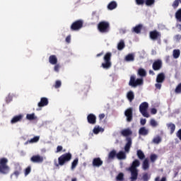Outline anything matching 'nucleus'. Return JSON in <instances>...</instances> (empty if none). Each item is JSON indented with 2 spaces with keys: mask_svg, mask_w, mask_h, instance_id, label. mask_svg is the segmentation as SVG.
Returning <instances> with one entry per match:
<instances>
[{
  "mask_svg": "<svg viewBox=\"0 0 181 181\" xmlns=\"http://www.w3.org/2000/svg\"><path fill=\"white\" fill-rule=\"evenodd\" d=\"M72 155L70 153H66L58 158V163H55V166H63L67 163V162H70L71 160Z\"/></svg>",
  "mask_w": 181,
  "mask_h": 181,
  "instance_id": "nucleus-1",
  "label": "nucleus"
},
{
  "mask_svg": "<svg viewBox=\"0 0 181 181\" xmlns=\"http://www.w3.org/2000/svg\"><path fill=\"white\" fill-rule=\"evenodd\" d=\"M141 163H139V160H135L133 163L132 166L129 168V170H130L132 173L131 180H136L138 179V168Z\"/></svg>",
  "mask_w": 181,
  "mask_h": 181,
  "instance_id": "nucleus-2",
  "label": "nucleus"
},
{
  "mask_svg": "<svg viewBox=\"0 0 181 181\" xmlns=\"http://www.w3.org/2000/svg\"><path fill=\"white\" fill-rule=\"evenodd\" d=\"M7 163V158H0V173L6 174L9 172V167L8 166Z\"/></svg>",
  "mask_w": 181,
  "mask_h": 181,
  "instance_id": "nucleus-3",
  "label": "nucleus"
},
{
  "mask_svg": "<svg viewBox=\"0 0 181 181\" xmlns=\"http://www.w3.org/2000/svg\"><path fill=\"white\" fill-rule=\"evenodd\" d=\"M148 107L149 105L146 102L142 103L139 106V111L143 117L146 118H149V113H148Z\"/></svg>",
  "mask_w": 181,
  "mask_h": 181,
  "instance_id": "nucleus-4",
  "label": "nucleus"
},
{
  "mask_svg": "<svg viewBox=\"0 0 181 181\" xmlns=\"http://www.w3.org/2000/svg\"><path fill=\"white\" fill-rule=\"evenodd\" d=\"M103 69H110L111 67V53L107 52L104 57V62L102 64Z\"/></svg>",
  "mask_w": 181,
  "mask_h": 181,
  "instance_id": "nucleus-5",
  "label": "nucleus"
},
{
  "mask_svg": "<svg viewBox=\"0 0 181 181\" xmlns=\"http://www.w3.org/2000/svg\"><path fill=\"white\" fill-rule=\"evenodd\" d=\"M98 28L102 33H105L108 32L110 29V23H108V22L102 21L98 24Z\"/></svg>",
  "mask_w": 181,
  "mask_h": 181,
  "instance_id": "nucleus-6",
  "label": "nucleus"
},
{
  "mask_svg": "<svg viewBox=\"0 0 181 181\" xmlns=\"http://www.w3.org/2000/svg\"><path fill=\"white\" fill-rule=\"evenodd\" d=\"M129 84L132 87H136V86H142V84H144V80L142 78H138L135 80V76H131Z\"/></svg>",
  "mask_w": 181,
  "mask_h": 181,
  "instance_id": "nucleus-7",
  "label": "nucleus"
},
{
  "mask_svg": "<svg viewBox=\"0 0 181 181\" xmlns=\"http://www.w3.org/2000/svg\"><path fill=\"white\" fill-rule=\"evenodd\" d=\"M81 28H83V21H76L71 25V30H79Z\"/></svg>",
  "mask_w": 181,
  "mask_h": 181,
  "instance_id": "nucleus-8",
  "label": "nucleus"
},
{
  "mask_svg": "<svg viewBox=\"0 0 181 181\" xmlns=\"http://www.w3.org/2000/svg\"><path fill=\"white\" fill-rule=\"evenodd\" d=\"M31 161L35 163H42L43 162V157L39 155L34 156L31 158Z\"/></svg>",
  "mask_w": 181,
  "mask_h": 181,
  "instance_id": "nucleus-9",
  "label": "nucleus"
},
{
  "mask_svg": "<svg viewBox=\"0 0 181 181\" xmlns=\"http://www.w3.org/2000/svg\"><path fill=\"white\" fill-rule=\"evenodd\" d=\"M125 116L127 117L128 122L132 121V108H129L125 111Z\"/></svg>",
  "mask_w": 181,
  "mask_h": 181,
  "instance_id": "nucleus-10",
  "label": "nucleus"
},
{
  "mask_svg": "<svg viewBox=\"0 0 181 181\" xmlns=\"http://www.w3.org/2000/svg\"><path fill=\"white\" fill-rule=\"evenodd\" d=\"M22 118H23V115H18L14 116L11 119V123L16 124V122H19V121H22Z\"/></svg>",
  "mask_w": 181,
  "mask_h": 181,
  "instance_id": "nucleus-11",
  "label": "nucleus"
},
{
  "mask_svg": "<svg viewBox=\"0 0 181 181\" xmlns=\"http://www.w3.org/2000/svg\"><path fill=\"white\" fill-rule=\"evenodd\" d=\"M103 165V160H101V158H94L93 160V165L95 166L96 168H100Z\"/></svg>",
  "mask_w": 181,
  "mask_h": 181,
  "instance_id": "nucleus-12",
  "label": "nucleus"
},
{
  "mask_svg": "<svg viewBox=\"0 0 181 181\" xmlns=\"http://www.w3.org/2000/svg\"><path fill=\"white\" fill-rule=\"evenodd\" d=\"M47 104H49L47 98H42L40 102L38 103V107H45Z\"/></svg>",
  "mask_w": 181,
  "mask_h": 181,
  "instance_id": "nucleus-13",
  "label": "nucleus"
},
{
  "mask_svg": "<svg viewBox=\"0 0 181 181\" xmlns=\"http://www.w3.org/2000/svg\"><path fill=\"white\" fill-rule=\"evenodd\" d=\"M162 67V62L160 60L156 61L153 64V70H159Z\"/></svg>",
  "mask_w": 181,
  "mask_h": 181,
  "instance_id": "nucleus-14",
  "label": "nucleus"
},
{
  "mask_svg": "<svg viewBox=\"0 0 181 181\" xmlns=\"http://www.w3.org/2000/svg\"><path fill=\"white\" fill-rule=\"evenodd\" d=\"M49 62L50 64L55 65L57 64V57L56 55H51L49 57Z\"/></svg>",
  "mask_w": 181,
  "mask_h": 181,
  "instance_id": "nucleus-15",
  "label": "nucleus"
},
{
  "mask_svg": "<svg viewBox=\"0 0 181 181\" xmlns=\"http://www.w3.org/2000/svg\"><path fill=\"white\" fill-rule=\"evenodd\" d=\"M87 118L88 122H89V124H95V119H97L95 115H94L93 114H90Z\"/></svg>",
  "mask_w": 181,
  "mask_h": 181,
  "instance_id": "nucleus-16",
  "label": "nucleus"
},
{
  "mask_svg": "<svg viewBox=\"0 0 181 181\" xmlns=\"http://www.w3.org/2000/svg\"><path fill=\"white\" fill-rule=\"evenodd\" d=\"M150 37L155 40V39H158V37H160V34L156 31H152L150 33Z\"/></svg>",
  "mask_w": 181,
  "mask_h": 181,
  "instance_id": "nucleus-17",
  "label": "nucleus"
},
{
  "mask_svg": "<svg viewBox=\"0 0 181 181\" xmlns=\"http://www.w3.org/2000/svg\"><path fill=\"white\" fill-rule=\"evenodd\" d=\"M93 134L95 135L100 134V132H104V128L100 127V126H95L93 130Z\"/></svg>",
  "mask_w": 181,
  "mask_h": 181,
  "instance_id": "nucleus-18",
  "label": "nucleus"
},
{
  "mask_svg": "<svg viewBox=\"0 0 181 181\" xmlns=\"http://www.w3.org/2000/svg\"><path fill=\"white\" fill-rule=\"evenodd\" d=\"M165 80V74L160 73L157 76L156 82L157 83H163Z\"/></svg>",
  "mask_w": 181,
  "mask_h": 181,
  "instance_id": "nucleus-19",
  "label": "nucleus"
},
{
  "mask_svg": "<svg viewBox=\"0 0 181 181\" xmlns=\"http://www.w3.org/2000/svg\"><path fill=\"white\" fill-rule=\"evenodd\" d=\"M26 119H28V121H34L35 119H37V117L35 113L27 114Z\"/></svg>",
  "mask_w": 181,
  "mask_h": 181,
  "instance_id": "nucleus-20",
  "label": "nucleus"
},
{
  "mask_svg": "<svg viewBox=\"0 0 181 181\" xmlns=\"http://www.w3.org/2000/svg\"><path fill=\"white\" fill-rule=\"evenodd\" d=\"M148 133H149V130H148L146 127H141L139 130V134L140 135H148Z\"/></svg>",
  "mask_w": 181,
  "mask_h": 181,
  "instance_id": "nucleus-21",
  "label": "nucleus"
},
{
  "mask_svg": "<svg viewBox=\"0 0 181 181\" xmlns=\"http://www.w3.org/2000/svg\"><path fill=\"white\" fill-rule=\"evenodd\" d=\"M127 143L124 147V150L126 152H129V148H131V145L132 144V141L131 140V139L127 138Z\"/></svg>",
  "mask_w": 181,
  "mask_h": 181,
  "instance_id": "nucleus-22",
  "label": "nucleus"
},
{
  "mask_svg": "<svg viewBox=\"0 0 181 181\" xmlns=\"http://www.w3.org/2000/svg\"><path fill=\"white\" fill-rule=\"evenodd\" d=\"M134 59H135V54H129L125 57L126 62H134Z\"/></svg>",
  "mask_w": 181,
  "mask_h": 181,
  "instance_id": "nucleus-23",
  "label": "nucleus"
},
{
  "mask_svg": "<svg viewBox=\"0 0 181 181\" xmlns=\"http://www.w3.org/2000/svg\"><path fill=\"white\" fill-rule=\"evenodd\" d=\"M122 135L123 136H128L129 135H131L132 134V132L129 129H124L121 132Z\"/></svg>",
  "mask_w": 181,
  "mask_h": 181,
  "instance_id": "nucleus-24",
  "label": "nucleus"
},
{
  "mask_svg": "<svg viewBox=\"0 0 181 181\" xmlns=\"http://www.w3.org/2000/svg\"><path fill=\"white\" fill-rule=\"evenodd\" d=\"M77 165H78V158H75L71 163V170H74Z\"/></svg>",
  "mask_w": 181,
  "mask_h": 181,
  "instance_id": "nucleus-25",
  "label": "nucleus"
},
{
  "mask_svg": "<svg viewBox=\"0 0 181 181\" xmlns=\"http://www.w3.org/2000/svg\"><path fill=\"white\" fill-rule=\"evenodd\" d=\"M107 8L108 9H110V11H112V9H115V8H117V3L115 1L110 2L107 6Z\"/></svg>",
  "mask_w": 181,
  "mask_h": 181,
  "instance_id": "nucleus-26",
  "label": "nucleus"
},
{
  "mask_svg": "<svg viewBox=\"0 0 181 181\" xmlns=\"http://www.w3.org/2000/svg\"><path fill=\"white\" fill-rule=\"evenodd\" d=\"M173 56L174 59H179V56H180V50L174 49L173 52Z\"/></svg>",
  "mask_w": 181,
  "mask_h": 181,
  "instance_id": "nucleus-27",
  "label": "nucleus"
},
{
  "mask_svg": "<svg viewBox=\"0 0 181 181\" xmlns=\"http://www.w3.org/2000/svg\"><path fill=\"white\" fill-rule=\"evenodd\" d=\"M39 139H40V136H35L34 138L30 139L28 142L29 144H36V142L39 141Z\"/></svg>",
  "mask_w": 181,
  "mask_h": 181,
  "instance_id": "nucleus-28",
  "label": "nucleus"
},
{
  "mask_svg": "<svg viewBox=\"0 0 181 181\" xmlns=\"http://www.w3.org/2000/svg\"><path fill=\"white\" fill-rule=\"evenodd\" d=\"M134 92H132V90H130L127 93V98L130 102L132 101V100H134Z\"/></svg>",
  "mask_w": 181,
  "mask_h": 181,
  "instance_id": "nucleus-29",
  "label": "nucleus"
},
{
  "mask_svg": "<svg viewBox=\"0 0 181 181\" xmlns=\"http://www.w3.org/2000/svg\"><path fill=\"white\" fill-rule=\"evenodd\" d=\"M149 168V162L148 161V159H145L143 162V169L144 170H146V169Z\"/></svg>",
  "mask_w": 181,
  "mask_h": 181,
  "instance_id": "nucleus-30",
  "label": "nucleus"
},
{
  "mask_svg": "<svg viewBox=\"0 0 181 181\" xmlns=\"http://www.w3.org/2000/svg\"><path fill=\"white\" fill-rule=\"evenodd\" d=\"M150 125L151 127H153V128H155V127H158L159 125V124L158 123V122H156V120H155V119H151Z\"/></svg>",
  "mask_w": 181,
  "mask_h": 181,
  "instance_id": "nucleus-31",
  "label": "nucleus"
},
{
  "mask_svg": "<svg viewBox=\"0 0 181 181\" xmlns=\"http://www.w3.org/2000/svg\"><path fill=\"white\" fill-rule=\"evenodd\" d=\"M168 128L171 131V134H173L175 132V129H176V126L175 124L170 123L168 124Z\"/></svg>",
  "mask_w": 181,
  "mask_h": 181,
  "instance_id": "nucleus-32",
  "label": "nucleus"
},
{
  "mask_svg": "<svg viewBox=\"0 0 181 181\" xmlns=\"http://www.w3.org/2000/svg\"><path fill=\"white\" fill-rule=\"evenodd\" d=\"M117 159H125L127 156H125V153L124 152L120 151L117 154Z\"/></svg>",
  "mask_w": 181,
  "mask_h": 181,
  "instance_id": "nucleus-33",
  "label": "nucleus"
},
{
  "mask_svg": "<svg viewBox=\"0 0 181 181\" xmlns=\"http://www.w3.org/2000/svg\"><path fill=\"white\" fill-rule=\"evenodd\" d=\"M138 74H139V76H141V77H144V76H146V71H145V69H140L138 71Z\"/></svg>",
  "mask_w": 181,
  "mask_h": 181,
  "instance_id": "nucleus-34",
  "label": "nucleus"
},
{
  "mask_svg": "<svg viewBox=\"0 0 181 181\" xmlns=\"http://www.w3.org/2000/svg\"><path fill=\"white\" fill-rule=\"evenodd\" d=\"M124 47H125V44L124 43L123 40H121L117 45V49L118 50H122Z\"/></svg>",
  "mask_w": 181,
  "mask_h": 181,
  "instance_id": "nucleus-35",
  "label": "nucleus"
},
{
  "mask_svg": "<svg viewBox=\"0 0 181 181\" xmlns=\"http://www.w3.org/2000/svg\"><path fill=\"white\" fill-rule=\"evenodd\" d=\"M137 156L139 158L142 160L145 158V154H144V152H142V151L138 150L137 151Z\"/></svg>",
  "mask_w": 181,
  "mask_h": 181,
  "instance_id": "nucleus-36",
  "label": "nucleus"
},
{
  "mask_svg": "<svg viewBox=\"0 0 181 181\" xmlns=\"http://www.w3.org/2000/svg\"><path fill=\"white\" fill-rule=\"evenodd\" d=\"M175 17L176 19H177V21H179L180 22H181V8L179 9L176 13H175Z\"/></svg>",
  "mask_w": 181,
  "mask_h": 181,
  "instance_id": "nucleus-37",
  "label": "nucleus"
},
{
  "mask_svg": "<svg viewBox=\"0 0 181 181\" xmlns=\"http://www.w3.org/2000/svg\"><path fill=\"white\" fill-rule=\"evenodd\" d=\"M141 29H142V25H139L134 27L133 28V30H134V32H135V33H139V32H141Z\"/></svg>",
  "mask_w": 181,
  "mask_h": 181,
  "instance_id": "nucleus-38",
  "label": "nucleus"
},
{
  "mask_svg": "<svg viewBox=\"0 0 181 181\" xmlns=\"http://www.w3.org/2000/svg\"><path fill=\"white\" fill-rule=\"evenodd\" d=\"M115 155H117V152L115 151H112L109 153V159H113L115 157Z\"/></svg>",
  "mask_w": 181,
  "mask_h": 181,
  "instance_id": "nucleus-39",
  "label": "nucleus"
},
{
  "mask_svg": "<svg viewBox=\"0 0 181 181\" xmlns=\"http://www.w3.org/2000/svg\"><path fill=\"white\" fill-rule=\"evenodd\" d=\"M155 4V0H146V5L147 6H151V5H153Z\"/></svg>",
  "mask_w": 181,
  "mask_h": 181,
  "instance_id": "nucleus-40",
  "label": "nucleus"
},
{
  "mask_svg": "<svg viewBox=\"0 0 181 181\" xmlns=\"http://www.w3.org/2000/svg\"><path fill=\"white\" fill-rule=\"evenodd\" d=\"M161 141H162V139H160V137H159V136L154 138L153 140L154 144H160V142H161Z\"/></svg>",
  "mask_w": 181,
  "mask_h": 181,
  "instance_id": "nucleus-41",
  "label": "nucleus"
},
{
  "mask_svg": "<svg viewBox=\"0 0 181 181\" xmlns=\"http://www.w3.org/2000/svg\"><path fill=\"white\" fill-rule=\"evenodd\" d=\"M148 179H151V175L146 173L143 175V180L148 181Z\"/></svg>",
  "mask_w": 181,
  "mask_h": 181,
  "instance_id": "nucleus-42",
  "label": "nucleus"
},
{
  "mask_svg": "<svg viewBox=\"0 0 181 181\" xmlns=\"http://www.w3.org/2000/svg\"><path fill=\"white\" fill-rule=\"evenodd\" d=\"M150 159L151 162H155V160L158 159V156H156V154H151L150 156Z\"/></svg>",
  "mask_w": 181,
  "mask_h": 181,
  "instance_id": "nucleus-43",
  "label": "nucleus"
},
{
  "mask_svg": "<svg viewBox=\"0 0 181 181\" xmlns=\"http://www.w3.org/2000/svg\"><path fill=\"white\" fill-rule=\"evenodd\" d=\"M54 71H56V73H59V71H60V64H56L54 65Z\"/></svg>",
  "mask_w": 181,
  "mask_h": 181,
  "instance_id": "nucleus-44",
  "label": "nucleus"
},
{
  "mask_svg": "<svg viewBox=\"0 0 181 181\" xmlns=\"http://www.w3.org/2000/svg\"><path fill=\"white\" fill-rule=\"evenodd\" d=\"M180 2L181 3V0H175L173 4V8H177Z\"/></svg>",
  "mask_w": 181,
  "mask_h": 181,
  "instance_id": "nucleus-45",
  "label": "nucleus"
},
{
  "mask_svg": "<svg viewBox=\"0 0 181 181\" xmlns=\"http://www.w3.org/2000/svg\"><path fill=\"white\" fill-rule=\"evenodd\" d=\"M175 93L180 94L181 93V83H180L175 88Z\"/></svg>",
  "mask_w": 181,
  "mask_h": 181,
  "instance_id": "nucleus-46",
  "label": "nucleus"
},
{
  "mask_svg": "<svg viewBox=\"0 0 181 181\" xmlns=\"http://www.w3.org/2000/svg\"><path fill=\"white\" fill-rule=\"evenodd\" d=\"M13 175H16V177H18L21 175V167H18V170H16Z\"/></svg>",
  "mask_w": 181,
  "mask_h": 181,
  "instance_id": "nucleus-47",
  "label": "nucleus"
},
{
  "mask_svg": "<svg viewBox=\"0 0 181 181\" xmlns=\"http://www.w3.org/2000/svg\"><path fill=\"white\" fill-rule=\"evenodd\" d=\"M122 179H124V174L120 173L117 177V180H122Z\"/></svg>",
  "mask_w": 181,
  "mask_h": 181,
  "instance_id": "nucleus-48",
  "label": "nucleus"
},
{
  "mask_svg": "<svg viewBox=\"0 0 181 181\" xmlns=\"http://www.w3.org/2000/svg\"><path fill=\"white\" fill-rule=\"evenodd\" d=\"M29 173H30V167H28L27 168H25V176H28V175H29Z\"/></svg>",
  "mask_w": 181,
  "mask_h": 181,
  "instance_id": "nucleus-49",
  "label": "nucleus"
},
{
  "mask_svg": "<svg viewBox=\"0 0 181 181\" xmlns=\"http://www.w3.org/2000/svg\"><path fill=\"white\" fill-rule=\"evenodd\" d=\"M136 3L137 5H144L145 0H136Z\"/></svg>",
  "mask_w": 181,
  "mask_h": 181,
  "instance_id": "nucleus-50",
  "label": "nucleus"
},
{
  "mask_svg": "<svg viewBox=\"0 0 181 181\" xmlns=\"http://www.w3.org/2000/svg\"><path fill=\"white\" fill-rule=\"evenodd\" d=\"M62 151H63V146H58L57 147L56 153H59V152H62Z\"/></svg>",
  "mask_w": 181,
  "mask_h": 181,
  "instance_id": "nucleus-51",
  "label": "nucleus"
},
{
  "mask_svg": "<svg viewBox=\"0 0 181 181\" xmlns=\"http://www.w3.org/2000/svg\"><path fill=\"white\" fill-rule=\"evenodd\" d=\"M62 86V81H57L55 83V88H59Z\"/></svg>",
  "mask_w": 181,
  "mask_h": 181,
  "instance_id": "nucleus-52",
  "label": "nucleus"
},
{
  "mask_svg": "<svg viewBox=\"0 0 181 181\" xmlns=\"http://www.w3.org/2000/svg\"><path fill=\"white\" fill-rule=\"evenodd\" d=\"M156 112H158V110L156 108H152L151 110V113L153 114V115H155V114H156Z\"/></svg>",
  "mask_w": 181,
  "mask_h": 181,
  "instance_id": "nucleus-53",
  "label": "nucleus"
},
{
  "mask_svg": "<svg viewBox=\"0 0 181 181\" xmlns=\"http://www.w3.org/2000/svg\"><path fill=\"white\" fill-rule=\"evenodd\" d=\"M140 123L141 125H145V124H146V119H141Z\"/></svg>",
  "mask_w": 181,
  "mask_h": 181,
  "instance_id": "nucleus-54",
  "label": "nucleus"
},
{
  "mask_svg": "<svg viewBox=\"0 0 181 181\" xmlns=\"http://www.w3.org/2000/svg\"><path fill=\"white\" fill-rule=\"evenodd\" d=\"M70 40H71V37L70 35H69L68 37H66V42L67 43H70Z\"/></svg>",
  "mask_w": 181,
  "mask_h": 181,
  "instance_id": "nucleus-55",
  "label": "nucleus"
},
{
  "mask_svg": "<svg viewBox=\"0 0 181 181\" xmlns=\"http://www.w3.org/2000/svg\"><path fill=\"white\" fill-rule=\"evenodd\" d=\"M156 87L158 89L160 90V87H162V85L160 83H156Z\"/></svg>",
  "mask_w": 181,
  "mask_h": 181,
  "instance_id": "nucleus-56",
  "label": "nucleus"
},
{
  "mask_svg": "<svg viewBox=\"0 0 181 181\" xmlns=\"http://www.w3.org/2000/svg\"><path fill=\"white\" fill-rule=\"evenodd\" d=\"M105 117V115H104V114H100V115H99V118H100V119H103V118Z\"/></svg>",
  "mask_w": 181,
  "mask_h": 181,
  "instance_id": "nucleus-57",
  "label": "nucleus"
},
{
  "mask_svg": "<svg viewBox=\"0 0 181 181\" xmlns=\"http://www.w3.org/2000/svg\"><path fill=\"white\" fill-rule=\"evenodd\" d=\"M71 181H77V178H73Z\"/></svg>",
  "mask_w": 181,
  "mask_h": 181,
  "instance_id": "nucleus-58",
  "label": "nucleus"
},
{
  "mask_svg": "<svg viewBox=\"0 0 181 181\" xmlns=\"http://www.w3.org/2000/svg\"><path fill=\"white\" fill-rule=\"evenodd\" d=\"M150 74H154L153 71H149Z\"/></svg>",
  "mask_w": 181,
  "mask_h": 181,
  "instance_id": "nucleus-59",
  "label": "nucleus"
},
{
  "mask_svg": "<svg viewBox=\"0 0 181 181\" xmlns=\"http://www.w3.org/2000/svg\"><path fill=\"white\" fill-rule=\"evenodd\" d=\"M99 56H101V54H99L97 55L98 57H99Z\"/></svg>",
  "mask_w": 181,
  "mask_h": 181,
  "instance_id": "nucleus-60",
  "label": "nucleus"
},
{
  "mask_svg": "<svg viewBox=\"0 0 181 181\" xmlns=\"http://www.w3.org/2000/svg\"><path fill=\"white\" fill-rule=\"evenodd\" d=\"M178 28H180V29H181V25H178Z\"/></svg>",
  "mask_w": 181,
  "mask_h": 181,
  "instance_id": "nucleus-61",
  "label": "nucleus"
}]
</instances>
